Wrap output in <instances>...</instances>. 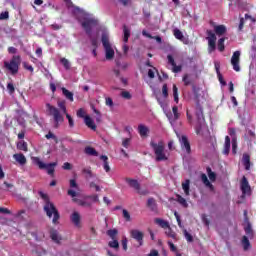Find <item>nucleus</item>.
Segmentation results:
<instances>
[{
  "label": "nucleus",
  "mask_w": 256,
  "mask_h": 256,
  "mask_svg": "<svg viewBox=\"0 0 256 256\" xmlns=\"http://www.w3.org/2000/svg\"><path fill=\"white\" fill-rule=\"evenodd\" d=\"M100 159L103 161V167H104V171H106V173H109V171H111V167H109V158L105 155H102L100 157Z\"/></svg>",
  "instance_id": "c85d7f7f"
},
{
  "label": "nucleus",
  "mask_w": 256,
  "mask_h": 256,
  "mask_svg": "<svg viewBox=\"0 0 256 256\" xmlns=\"http://www.w3.org/2000/svg\"><path fill=\"white\" fill-rule=\"evenodd\" d=\"M190 181L189 180H185L183 183H182V189L185 193V195L187 197H189V189H190Z\"/></svg>",
  "instance_id": "473e14b6"
},
{
  "label": "nucleus",
  "mask_w": 256,
  "mask_h": 256,
  "mask_svg": "<svg viewBox=\"0 0 256 256\" xmlns=\"http://www.w3.org/2000/svg\"><path fill=\"white\" fill-rule=\"evenodd\" d=\"M168 245L170 247V251H172L173 253H177V246L173 244V242L168 241Z\"/></svg>",
  "instance_id": "e2e57ef3"
},
{
  "label": "nucleus",
  "mask_w": 256,
  "mask_h": 256,
  "mask_svg": "<svg viewBox=\"0 0 256 256\" xmlns=\"http://www.w3.org/2000/svg\"><path fill=\"white\" fill-rule=\"evenodd\" d=\"M19 65H21V56L20 55H14L12 56L10 62L5 61L4 67L12 73V75H16V73H19Z\"/></svg>",
  "instance_id": "39448f33"
},
{
  "label": "nucleus",
  "mask_w": 256,
  "mask_h": 256,
  "mask_svg": "<svg viewBox=\"0 0 256 256\" xmlns=\"http://www.w3.org/2000/svg\"><path fill=\"white\" fill-rule=\"evenodd\" d=\"M184 237L188 241V243H193V236L187 232V229L183 230Z\"/></svg>",
  "instance_id": "8fccbe9b"
},
{
  "label": "nucleus",
  "mask_w": 256,
  "mask_h": 256,
  "mask_svg": "<svg viewBox=\"0 0 256 256\" xmlns=\"http://www.w3.org/2000/svg\"><path fill=\"white\" fill-rule=\"evenodd\" d=\"M166 229L167 230L165 231V234L167 235V237H171V239H175V241H177V233L173 232L171 226Z\"/></svg>",
  "instance_id": "c9c22d12"
},
{
  "label": "nucleus",
  "mask_w": 256,
  "mask_h": 256,
  "mask_svg": "<svg viewBox=\"0 0 256 256\" xmlns=\"http://www.w3.org/2000/svg\"><path fill=\"white\" fill-rule=\"evenodd\" d=\"M129 233L130 237H132V239H135V241H137L140 246L143 245V237H145V233H143L139 229H132Z\"/></svg>",
  "instance_id": "9b49d317"
},
{
  "label": "nucleus",
  "mask_w": 256,
  "mask_h": 256,
  "mask_svg": "<svg viewBox=\"0 0 256 256\" xmlns=\"http://www.w3.org/2000/svg\"><path fill=\"white\" fill-rule=\"evenodd\" d=\"M32 163L37 165L39 169H46L48 175H53L55 173V167H57V162L45 164L39 157H32Z\"/></svg>",
  "instance_id": "423d86ee"
},
{
  "label": "nucleus",
  "mask_w": 256,
  "mask_h": 256,
  "mask_svg": "<svg viewBox=\"0 0 256 256\" xmlns=\"http://www.w3.org/2000/svg\"><path fill=\"white\" fill-rule=\"evenodd\" d=\"M62 169H64L65 171H71L73 169V166L71 165V163L66 162L63 164Z\"/></svg>",
  "instance_id": "13d9d810"
},
{
  "label": "nucleus",
  "mask_w": 256,
  "mask_h": 256,
  "mask_svg": "<svg viewBox=\"0 0 256 256\" xmlns=\"http://www.w3.org/2000/svg\"><path fill=\"white\" fill-rule=\"evenodd\" d=\"M60 63L63 65V67L67 71H69V69H71V62H69V60L67 58H61Z\"/></svg>",
  "instance_id": "58836bf2"
},
{
  "label": "nucleus",
  "mask_w": 256,
  "mask_h": 256,
  "mask_svg": "<svg viewBox=\"0 0 256 256\" xmlns=\"http://www.w3.org/2000/svg\"><path fill=\"white\" fill-rule=\"evenodd\" d=\"M126 183H128V185L130 187H132L133 189H135V191H137V193H141V185L139 184V182L135 179H131V178H125Z\"/></svg>",
  "instance_id": "6ab92c4d"
},
{
  "label": "nucleus",
  "mask_w": 256,
  "mask_h": 256,
  "mask_svg": "<svg viewBox=\"0 0 256 256\" xmlns=\"http://www.w3.org/2000/svg\"><path fill=\"white\" fill-rule=\"evenodd\" d=\"M201 179H202V182L204 183V185L206 187H209L210 191H214L215 190V188L213 187V184H211V182H209V178H207V175L202 174L201 175Z\"/></svg>",
  "instance_id": "cd10ccee"
},
{
  "label": "nucleus",
  "mask_w": 256,
  "mask_h": 256,
  "mask_svg": "<svg viewBox=\"0 0 256 256\" xmlns=\"http://www.w3.org/2000/svg\"><path fill=\"white\" fill-rule=\"evenodd\" d=\"M207 171H208V177H209L210 181H215V179L217 177L215 175V172H212L209 168L207 169Z\"/></svg>",
  "instance_id": "4d7b16f0"
},
{
  "label": "nucleus",
  "mask_w": 256,
  "mask_h": 256,
  "mask_svg": "<svg viewBox=\"0 0 256 256\" xmlns=\"http://www.w3.org/2000/svg\"><path fill=\"white\" fill-rule=\"evenodd\" d=\"M62 93H63L64 97H66V99H68V101H71V102L74 101L73 92L67 90V88H62Z\"/></svg>",
  "instance_id": "7c9ffc66"
},
{
  "label": "nucleus",
  "mask_w": 256,
  "mask_h": 256,
  "mask_svg": "<svg viewBox=\"0 0 256 256\" xmlns=\"http://www.w3.org/2000/svg\"><path fill=\"white\" fill-rule=\"evenodd\" d=\"M206 39L208 41V53H213L217 49V35L213 31L207 30Z\"/></svg>",
  "instance_id": "6e6552de"
},
{
  "label": "nucleus",
  "mask_w": 256,
  "mask_h": 256,
  "mask_svg": "<svg viewBox=\"0 0 256 256\" xmlns=\"http://www.w3.org/2000/svg\"><path fill=\"white\" fill-rule=\"evenodd\" d=\"M232 153H237V139L235 140V138L232 140Z\"/></svg>",
  "instance_id": "69168bd1"
},
{
  "label": "nucleus",
  "mask_w": 256,
  "mask_h": 256,
  "mask_svg": "<svg viewBox=\"0 0 256 256\" xmlns=\"http://www.w3.org/2000/svg\"><path fill=\"white\" fill-rule=\"evenodd\" d=\"M102 44L105 50V57L107 61L113 60L115 57V49L111 45V42H109V34L107 32L102 34Z\"/></svg>",
  "instance_id": "20e7f679"
},
{
  "label": "nucleus",
  "mask_w": 256,
  "mask_h": 256,
  "mask_svg": "<svg viewBox=\"0 0 256 256\" xmlns=\"http://www.w3.org/2000/svg\"><path fill=\"white\" fill-rule=\"evenodd\" d=\"M117 233H119L117 231V229H112V230H108L107 231V235L111 238V239H117Z\"/></svg>",
  "instance_id": "49530a36"
},
{
  "label": "nucleus",
  "mask_w": 256,
  "mask_h": 256,
  "mask_svg": "<svg viewBox=\"0 0 256 256\" xmlns=\"http://www.w3.org/2000/svg\"><path fill=\"white\" fill-rule=\"evenodd\" d=\"M217 46H218V50H219L221 53H223V51H225V38H220V39L218 40Z\"/></svg>",
  "instance_id": "79ce46f5"
},
{
  "label": "nucleus",
  "mask_w": 256,
  "mask_h": 256,
  "mask_svg": "<svg viewBox=\"0 0 256 256\" xmlns=\"http://www.w3.org/2000/svg\"><path fill=\"white\" fill-rule=\"evenodd\" d=\"M77 117H80L82 119H85V110L80 108L78 111H77Z\"/></svg>",
  "instance_id": "338daca9"
},
{
  "label": "nucleus",
  "mask_w": 256,
  "mask_h": 256,
  "mask_svg": "<svg viewBox=\"0 0 256 256\" xmlns=\"http://www.w3.org/2000/svg\"><path fill=\"white\" fill-rule=\"evenodd\" d=\"M177 201L182 207H189V204H187V200L183 198L181 195H177Z\"/></svg>",
  "instance_id": "c03bdc74"
},
{
  "label": "nucleus",
  "mask_w": 256,
  "mask_h": 256,
  "mask_svg": "<svg viewBox=\"0 0 256 256\" xmlns=\"http://www.w3.org/2000/svg\"><path fill=\"white\" fill-rule=\"evenodd\" d=\"M229 151H231V138H229V136H226L225 137L223 154L224 155H229Z\"/></svg>",
  "instance_id": "393cba45"
},
{
  "label": "nucleus",
  "mask_w": 256,
  "mask_h": 256,
  "mask_svg": "<svg viewBox=\"0 0 256 256\" xmlns=\"http://www.w3.org/2000/svg\"><path fill=\"white\" fill-rule=\"evenodd\" d=\"M178 137H179V142H180L182 151H185L188 154L191 153V144H189V140L187 139V136L180 137L178 134Z\"/></svg>",
  "instance_id": "ddd939ff"
},
{
  "label": "nucleus",
  "mask_w": 256,
  "mask_h": 256,
  "mask_svg": "<svg viewBox=\"0 0 256 256\" xmlns=\"http://www.w3.org/2000/svg\"><path fill=\"white\" fill-rule=\"evenodd\" d=\"M7 89L9 91L10 95H13V93H15V86L13 85V83H8Z\"/></svg>",
  "instance_id": "bf43d9fd"
},
{
  "label": "nucleus",
  "mask_w": 256,
  "mask_h": 256,
  "mask_svg": "<svg viewBox=\"0 0 256 256\" xmlns=\"http://www.w3.org/2000/svg\"><path fill=\"white\" fill-rule=\"evenodd\" d=\"M23 67H24V69H26L27 71H30V73H33V66L30 65L29 63L23 62Z\"/></svg>",
  "instance_id": "680f3d73"
},
{
  "label": "nucleus",
  "mask_w": 256,
  "mask_h": 256,
  "mask_svg": "<svg viewBox=\"0 0 256 256\" xmlns=\"http://www.w3.org/2000/svg\"><path fill=\"white\" fill-rule=\"evenodd\" d=\"M242 247L244 251H249V249H251V242H249V238L247 236H243L242 238Z\"/></svg>",
  "instance_id": "c756f323"
},
{
  "label": "nucleus",
  "mask_w": 256,
  "mask_h": 256,
  "mask_svg": "<svg viewBox=\"0 0 256 256\" xmlns=\"http://www.w3.org/2000/svg\"><path fill=\"white\" fill-rule=\"evenodd\" d=\"M129 29L127 27H124V43H127L129 41V36H130Z\"/></svg>",
  "instance_id": "5fc2aeb1"
},
{
  "label": "nucleus",
  "mask_w": 256,
  "mask_h": 256,
  "mask_svg": "<svg viewBox=\"0 0 256 256\" xmlns=\"http://www.w3.org/2000/svg\"><path fill=\"white\" fill-rule=\"evenodd\" d=\"M244 231L246 233V237H248V239H253V229L251 228V224L247 223V225L244 227Z\"/></svg>",
  "instance_id": "2f4dec72"
},
{
  "label": "nucleus",
  "mask_w": 256,
  "mask_h": 256,
  "mask_svg": "<svg viewBox=\"0 0 256 256\" xmlns=\"http://www.w3.org/2000/svg\"><path fill=\"white\" fill-rule=\"evenodd\" d=\"M184 85H191V78H189V75H184L183 77Z\"/></svg>",
  "instance_id": "774afa93"
},
{
  "label": "nucleus",
  "mask_w": 256,
  "mask_h": 256,
  "mask_svg": "<svg viewBox=\"0 0 256 256\" xmlns=\"http://www.w3.org/2000/svg\"><path fill=\"white\" fill-rule=\"evenodd\" d=\"M97 20L95 18H85L84 21L81 22V25L87 35H89V38L91 39V31L93 30V27L97 25Z\"/></svg>",
  "instance_id": "1a4fd4ad"
},
{
  "label": "nucleus",
  "mask_w": 256,
  "mask_h": 256,
  "mask_svg": "<svg viewBox=\"0 0 256 256\" xmlns=\"http://www.w3.org/2000/svg\"><path fill=\"white\" fill-rule=\"evenodd\" d=\"M162 95L164 97H169V92H168L167 84H164L163 87H162Z\"/></svg>",
  "instance_id": "0e129e2a"
},
{
  "label": "nucleus",
  "mask_w": 256,
  "mask_h": 256,
  "mask_svg": "<svg viewBox=\"0 0 256 256\" xmlns=\"http://www.w3.org/2000/svg\"><path fill=\"white\" fill-rule=\"evenodd\" d=\"M173 35L176 39H178V41H182V43H184V45H189V38L185 37L183 35V32H181V30H179V28H175L173 30Z\"/></svg>",
  "instance_id": "f3484780"
},
{
  "label": "nucleus",
  "mask_w": 256,
  "mask_h": 256,
  "mask_svg": "<svg viewBox=\"0 0 256 256\" xmlns=\"http://www.w3.org/2000/svg\"><path fill=\"white\" fill-rule=\"evenodd\" d=\"M17 149H19V151H24L25 153H27L28 151L27 142L19 141L17 143Z\"/></svg>",
  "instance_id": "f704fd0d"
},
{
  "label": "nucleus",
  "mask_w": 256,
  "mask_h": 256,
  "mask_svg": "<svg viewBox=\"0 0 256 256\" xmlns=\"http://www.w3.org/2000/svg\"><path fill=\"white\" fill-rule=\"evenodd\" d=\"M13 159L16 161V163H18V165H27V158L25 157V155H23V153L14 154Z\"/></svg>",
  "instance_id": "aec40b11"
},
{
  "label": "nucleus",
  "mask_w": 256,
  "mask_h": 256,
  "mask_svg": "<svg viewBox=\"0 0 256 256\" xmlns=\"http://www.w3.org/2000/svg\"><path fill=\"white\" fill-rule=\"evenodd\" d=\"M70 188L68 190V195L72 197V199H75L79 195V184H77V181L75 179L70 180Z\"/></svg>",
  "instance_id": "f8f14e48"
},
{
  "label": "nucleus",
  "mask_w": 256,
  "mask_h": 256,
  "mask_svg": "<svg viewBox=\"0 0 256 256\" xmlns=\"http://www.w3.org/2000/svg\"><path fill=\"white\" fill-rule=\"evenodd\" d=\"M57 105L59 107V110L64 113V115H67V106L65 105V101H58Z\"/></svg>",
  "instance_id": "ea45409f"
},
{
  "label": "nucleus",
  "mask_w": 256,
  "mask_h": 256,
  "mask_svg": "<svg viewBox=\"0 0 256 256\" xmlns=\"http://www.w3.org/2000/svg\"><path fill=\"white\" fill-rule=\"evenodd\" d=\"M197 124L196 133L197 135H203V129H205V117L203 116V109H198L196 112Z\"/></svg>",
  "instance_id": "0eeeda50"
},
{
  "label": "nucleus",
  "mask_w": 256,
  "mask_h": 256,
  "mask_svg": "<svg viewBox=\"0 0 256 256\" xmlns=\"http://www.w3.org/2000/svg\"><path fill=\"white\" fill-rule=\"evenodd\" d=\"M82 172L84 173V175H86V179L96 177L95 174H93V171H91V168H84Z\"/></svg>",
  "instance_id": "4c0bfd02"
},
{
  "label": "nucleus",
  "mask_w": 256,
  "mask_h": 256,
  "mask_svg": "<svg viewBox=\"0 0 256 256\" xmlns=\"http://www.w3.org/2000/svg\"><path fill=\"white\" fill-rule=\"evenodd\" d=\"M240 188H241L243 195L251 194V186L249 185V181H247V177L243 176L241 184H240Z\"/></svg>",
  "instance_id": "dca6fc26"
},
{
  "label": "nucleus",
  "mask_w": 256,
  "mask_h": 256,
  "mask_svg": "<svg viewBox=\"0 0 256 256\" xmlns=\"http://www.w3.org/2000/svg\"><path fill=\"white\" fill-rule=\"evenodd\" d=\"M242 164L244 165L246 171H249V169H251V156H249V154H243Z\"/></svg>",
  "instance_id": "5701e85b"
},
{
  "label": "nucleus",
  "mask_w": 256,
  "mask_h": 256,
  "mask_svg": "<svg viewBox=\"0 0 256 256\" xmlns=\"http://www.w3.org/2000/svg\"><path fill=\"white\" fill-rule=\"evenodd\" d=\"M214 32L216 35L221 37V35H225L227 33V27H225V25H216L214 26Z\"/></svg>",
  "instance_id": "b1692460"
},
{
  "label": "nucleus",
  "mask_w": 256,
  "mask_h": 256,
  "mask_svg": "<svg viewBox=\"0 0 256 256\" xmlns=\"http://www.w3.org/2000/svg\"><path fill=\"white\" fill-rule=\"evenodd\" d=\"M65 115H66V118L68 119L69 127L71 128L75 127V121L73 120V117H71V115H69L67 112Z\"/></svg>",
  "instance_id": "603ef678"
},
{
  "label": "nucleus",
  "mask_w": 256,
  "mask_h": 256,
  "mask_svg": "<svg viewBox=\"0 0 256 256\" xmlns=\"http://www.w3.org/2000/svg\"><path fill=\"white\" fill-rule=\"evenodd\" d=\"M142 35H143L144 37H147L148 39H155V40L157 41V43H161V37H159V36L153 37V36H151V34H149L146 30H143V31H142Z\"/></svg>",
  "instance_id": "e433bc0d"
},
{
  "label": "nucleus",
  "mask_w": 256,
  "mask_h": 256,
  "mask_svg": "<svg viewBox=\"0 0 256 256\" xmlns=\"http://www.w3.org/2000/svg\"><path fill=\"white\" fill-rule=\"evenodd\" d=\"M154 223H156V225H159V227H161L162 229L169 228V222H167L161 218L154 219Z\"/></svg>",
  "instance_id": "bb28decb"
},
{
  "label": "nucleus",
  "mask_w": 256,
  "mask_h": 256,
  "mask_svg": "<svg viewBox=\"0 0 256 256\" xmlns=\"http://www.w3.org/2000/svg\"><path fill=\"white\" fill-rule=\"evenodd\" d=\"M228 133H229L230 137H232V140L237 139V132L235 131V128H229Z\"/></svg>",
  "instance_id": "864d4df0"
},
{
  "label": "nucleus",
  "mask_w": 256,
  "mask_h": 256,
  "mask_svg": "<svg viewBox=\"0 0 256 256\" xmlns=\"http://www.w3.org/2000/svg\"><path fill=\"white\" fill-rule=\"evenodd\" d=\"M120 95H121V97H123V99H131V93H129V91H122L121 93H120Z\"/></svg>",
  "instance_id": "6e6d98bb"
},
{
  "label": "nucleus",
  "mask_w": 256,
  "mask_h": 256,
  "mask_svg": "<svg viewBox=\"0 0 256 256\" xmlns=\"http://www.w3.org/2000/svg\"><path fill=\"white\" fill-rule=\"evenodd\" d=\"M84 123L86 126H88L89 129H92V131L97 130V125H95V121H93V118L89 115H86L84 117Z\"/></svg>",
  "instance_id": "412c9836"
},
{
  "label": "nucleus",
  "mask_w": 256,
  "mask_h": 256,
  "mask_svg": "<svg viewBox=\"0 0 256 256\" xmlns=\"http://www.w3.org/2000/svg\"><path fill=\"white\" fill-rule=\"evenodd\" d=\"M50 237L52 239V241H54L55 243H61V235L59 234V232H57V230H51L50 231Z\"/></svg>",
  "instance_id": "a878e982"
},
{
  "label": "nucleus",
  "mask_w": 256,
  "mask_h": 256,
  "mask_svg": "<svg viewBox=\"0 0 256 256\" xmlns=\"http://www.w3.org/2000/svg\"><path fill=\"white\" fill-rule=\"evenodd\" d=\"M73 201L75 203H78V205H81V207H91V204H89L88 202H85L83 200H77V198H73Z\"/></svg>",
  "instance_id": "09e8293b"
},
{
  "label": "nucleus",
  "mask_w": 256,
  "mask_h": 256,
  "mask_svg": "<svg viewBox=\"0 0 256 256\" xmlns=\"http://www.w3.org/2000/svg\"><path fill=\"white\" fill-rule=\"evenodd\" d=\"M173 95H174V101L176 103H179V93H178V89H177V85H173Z\"/></svg>",
  "instance_id": "de8ad7c7"
},
{
  "label": "nucleus",
  "mask_w": 256,
  "mask_h": 256,
  "mask_svg": "<svg viewBox=\"0 0 256 256\" xmlns=\"http://www.w3.org/2000/svg\"><path fill=\"white\" fill-rule=\"evenodd\" d=\"M150 147H152L156 156V161H167L168 157L165 154V143L163 141L155 142L151 140Z\"/></svg>",
  "instance_id": "f03ea898"
},
{
  "label": "nucleus",
  "mask_w": 256,
  "mask_h": 256,
  "mask_svg": "<svg viewBox=\"0 0 256 256\" xmlns=\"http://www.w3.org/2000/svg\"><path fill=\"white\" fill-rule=\"evenodd\" d=\"M231 65L234 69V71H236L237 73H239V71H241V51H235L231 57Z\"/></svg>",
  "instance_id": "9d476101"
},
{
  "label": "nucleus",
  "mask_w": 256,
  "mask_h": 256,
  "mask_svg": "<svg viewBox=\"0 0 256 256\" xmlns=\"http://www.w3.org/2000/svg\"><path fill=\"white\" fill-rule=\"evenodd\" d=\"M39 195L44 200V211L47 217H53L52 223L57 224V221H59V211H57L55 204L49 201V196H47V194L40 192Z\"/></svg>",
  "instance_id": "f257e3e1"
},
{
  "label": "nucleus",
  "mask_w": 256,
  "mask_h": 256,
  "mask_svg": "<svg viewBox=\"0 0 256 256\" xmlns=\"http://www.w3.org/2000/svg\"><path fill=\"white\" fill-rule=\"evenodd\" d=\"M85 154L91 155L92 157H97V155H99V153H97V150H95V148L93 147H86Z\"/></svg>",
  "instance_id": "72a5a7b5"
},
{
  "label": "nucleus",
  "mask_w": 256,
  "mask_h": 256,
  "mask_svg": "<svg viewBox=\"0 0 256 256\" xmlns=\"http://www.w3.org/2000/svg\"><path fill=\"white\" fill-rule=\"evenodd\" d=\"M46 108L48 111V114L53 118L54 121V127H59L60 123H63L64 118L63 115H65V113H63V111H61L59 108L51 105V104H46Z\"/></svg>",
  "instance_id": "7ed1b4c3"
},
{
  "label": "nucleus",
  "mask_w": 256,
  "mask_h": 256,
  "mask_svg": "<svg viewBox=\"0 0 256 256\" xmlns=\"http://www.w3.org/2000/svg\"><path fill=\"white\" fill-rule=\"evenodd\" d=\"M137 130L142 139H147V137H149V133H151V129H149L145 124H139Z\"/></svg>",
  "instance_id": "2eb2a0df"
},
{
  "label": "nucleus",
  "mask_w": 256,
  "mask_h": 256,
  "mask_svg": "<svg viewBox=\"0 0 256 256\" xmlns=\"http://www.w3.org/2000/svg\"><path fill=\"white\" fill-rule=\"evenodd\" d=\"M122 217L127 221L128 223L131 222V214L126 209L122 210Z\"/></svg>",
  "instance_id": "a18cd8bd"
},
{
  "label": "nucleus",
  "mask_w": 256,
  "mask_h": 256,
  "mask_svg": "<svg viewBox=\"0 0 256 256\" xmlns=\"http://www.w3.org/2000/svg\"><path fill=\"white\" fill-rule=\"evenodd\" d=\"M130 143H131V138H126L122 141V145L125 147V149H129Z\"/></svg>",
  "instance_id": "052dcab7"
},
{
  "label": "nucleus",
  "mask_w": 256,
  "mask_h": 256,
  "mask_svg": "<svg viewBox=\"0 0 256 256\" xmlns=\"http://www.w3.org/2000/svg\"><path fill=\"white\" fill-rule=\"evenodd\" d=\"M46 139H53L55 143H59V140L57 139V136L53 134V132H48V134L45 135Z\"/></svg>",
  "instance_id": "3c124183"
},
{
  "label": "nucleus",
  "mask_w": 256,
  "mask_h": 256,
  "mask_svg": "<svg viewBox=\"0 0 256 256\" xmlns=\"http://www.w3.org/2000/svg\"><path fill=\"white\" fill-rule=\"evenodd\" d=\"M147 206L152 210L155 211L157 209V203H155V199L149 198L147 202Z\"/></svg>",
  "instance_id": "a19ab883"
},
{
  "label": "nucleus",
  "mask_w": 256,
  "mask_h": 256,
  "mask_svg": "<svg viewBox=\"0 0 256 256\" xmlns=\"http://www.w3.org/2000/svg\"><path fill=\"white\" fill-rule=\"evenodd\" d=\"M70 221H72L76 227H79V225H81V214H79V212H73L70 216Z\"/></svg>",
  "instance_id": "4be33fe9"
},
{
  "label": "nucleus",
  "mask_w": 256,
  "mask_h": 256,
  "mask_svg": "<svg viewBox=\"0 0 256 256\" xmlns=\"http://www.w3.org/2000/svg\"><path fill=\"white\" fill-rule=\"evenodd\" d=\"M172 112H168L166 113V116L169 120V122L171 123V125H173L175 123V121H177V119H179V108L177 106H173L172 108Z\"/></svg>",
  "instance_id": "4468645a"
},
{
  "label": "nucleus",
  "mask_w": 256,
  "mask_h": 256,
  "mask_svg": "<svg viewBox=\"0 0 256 256\" xmlns=\"http://www.w3.org/2000/svg\"><path fill=\"white\" fill-rule=\"evenodd\" d=\"M167 59H168V63L173 67L172 68L173 73H181L183 67L181 65L177 66V64L175 63V59H173V56L168 55Z\"/></svg>",
  "instance_id": "a211bd4d"
},
{
  "label": "nucleus",
  "mask_w": 256,
  "mask_h": 256,
  "mask_svg": "<svg viewBox=\"0 0 256 256\" xmlns=\"http://www.w3.org/2000/svg\"><path fill=\"white\" fill-rule=\"evenodd\" d=\"M108 245L112 249H119V241L117 240V238L112 239V241H110Z\"/></svg>",
  "instance_id": "37998d69"
}]
</instances>
